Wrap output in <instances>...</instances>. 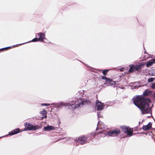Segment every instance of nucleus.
I'll return each instance as SVG.
<instances>
[{
  "mask_svg": "<svg viewBox=\"0 0 155 155\" xmlns=\"http://www.w3.org/2000/svg\"><path fill=\"white\" fill-rule=\"evenodd\" d=\"M27 43V42H25V43L21 44H20V45H23V44H25V43Z\"/></svg>",
  "mask_w": 155,
  "mask_h": 155,
  "instance_id": "nucleus-31",
  "label": "nucleus"
},
{
  "mask_svg": "<svg viewBox=\"0 0 155 155\" xmlns=\"http://www.w3.org/2000/svg\"><path fill=\"white\" fill-rule=\"evenodd\" d=\"M95 134H94V133H92L91 134V135L92 136H94L95 135Z\"/></svg>",
  "mask_w": 155,
  "mask_h": 155,
  "instance_id": "nucleus-28",
  "label": "nucleus"
},
{
  "mask_svg": "<svg viewBox=\"0 0 155 155\" xmlns=\"http://www.w3.org/2000/svg\"><path fill=\"white\" fill-rule=\"evenodd\" d=\"M141 86V85H136V86H131V89H136L138 88L139 87Z\"/></svg>",
  "mask_w": 155,
  "mask_h": 155,
  "instance_id": "nucleus-20",
  "label": "nucleus"
},
{
  "mask_svg": "<svg viewBox=\"0 0 155 155\" xmlns=\"http://www.w3.org/2000/svg\"><path fill=\"white\" fill-rule=\"evenodd\" d=\"M90 101L87 100L82 99L79 98L75 101H74L70 103L61 102L58 104L52 103L51 105H55L58 108H61L63 106H68L69 108L72 110H74L76 108L82 107L83 105H86L90 103Z\"/></svg>",
  "mask_w": 155,
  "mask_h": 155,
  "instance_id": "nucleus-2",
  "label": "nucleus"
},
{
  "mask_svg": "<svg viewBox=\"0 0 155 155\" xmlns=\"http://www.w3.org/2000/svg\"><path fill=\"white\" fill-rule=\"evenodd\" d=\"M96 105L98 110H102L104 107V106L103 105V104L98 100L96 102Z\"/></svg>",
  "mask_w": 155,
  "mask_h": 155,
  "instance_id": "nucleus-8",
  "label": "nucleus"
},
{
  "mask_svg": "<svg viewBox=\"0 0 155 155\" xmlns=\"http://www.w3.org/2000/svg\"><path fill=\"white\" fill-rule=\"evenodd\" d=\"M100 112H99L97 113V115H98V118H99L100 117H102V116L100 115Z\"/></svg>",
  "mask_w": 155,
  "mask_h": 155,
  "instance_id": "nucleus-25",
  "label": "nucleus"
},
{
  "mask_svg": "<svg viewBox=\"0 0 155 155\" xmlns=\"http://www.w3.org/2000/svg\"><path fill=\"white\" fill-rule=\"evenodd\" d=\"M99 133H100V134H102V131H101V132H100Z\"/></svg>",
  "mask_w": 155,
  "mask_h": 155,
  "instance_id": "nucleus-33",
  "label": "nucleus"
},
{
  "mask_svg": "<svg viewBox=\"0 0 155 155\" xmlns=\"http://www.w3.org/2000/svg\"><path fill=\"white\" fill-rule=\"evenodd\" d=\"M121 128L122 131L125 133H127V135L130 137L133 134V133L130 129L129 127L126 126H122Z\"/></svg>",
  "mask_w": 155,
  "mask_h": 155,
  "instance_id": "nucleus-5",
  "label": "nucleus"
},
{
  "mask_svg": "<svg viewBox=\"0 0 155 155\" xmlns=\"http://www.w3.org/2000/svg\"><path fill=\"white\" fill-rule=\"evenodd\" d=\"M154 78H149L148 79V82H151L153 81Z\"/></svg>",
  "mask_w": 155,
  "mask_h": 155,
  "instance_id": "nucleus-23",
  "label": "nucleus"
},
{
  "mask_svg": "<svg viewBox=\"0 0 155 155\" xmlns=\"http://www.w3.org/2000/svg\"><path fill=\"white\" fill-rule=\"evenodd\" d=\"M39 40L38 39V38H35L33 39L31 41H29L28 42H36L38 41H39Z\"/></svg>",
  "mask_w": 155,
  "mask_h": 155,
  "instance_id": "nucleus-19",
  "label": "nucleus"
},
{
  "mask_svg": "<svg viewBox=\"0 0 155 155\" xmlns=\"http://www.w3.org/2000/svg\"><path fill=\"white\" fill-rule=\"evenodd\" d=\"M84 90H83V91H82V92H83V93H82V94H81V95H83V93H84Z\"/></svg>",
  "mask_w": 155,
  "mask_h": 155,
  "instance_id": "nucleus-32",
  "label": "nucleus"
},
{
  "mask_svg": "<svg viewBox=\"0 0 155 155\" xmlns=\"http://www.w3.org/2000/svg\"><path fill=\"white\" fill-rule=\"evenodd\" d=\"M152 124L151 122H149L148 124L147 125L143 126L142 129L144 130H147L150 128L152 127Z\"/></svg>",
  "mask_w": 155,
  "mask_h": 155,
  "instance_id": "nucleus-11",
  "label": "nucleus"
},
{
  "mask_svg": "<svg viewBox=\"0 0 155 155\" xmlns=\"http://www.w3.org/2000/svg\"><path fill=\"white\" fill-rule=\"evenodd\" d=\"M11 48V46H8L4 48H1V49H2V51H3L4 50H7L9 48Z\"/></svg>",
  "mask_w": 155,
  "mask_h": 155,
  "instance_id": "nucleus-21",
  "label": "nucleus"
},
{
  "mask_svg": "<svg viewBox=\"0 0 155 155\" xmlns=\"http://www.w3.org/2000/svg\"><path fill=\"white\" fill-rule=\"evenodd\" d=\"M44 129L47 131H49L51 130H53L54 129V127L51 126H48L45 127L44 128Z\"/></svg>",
  "mask_w": 155,
  "mask_h": 155,
  "instance_id": "nucleus-14",
  "label": "nucleus"
},
{
  "mask_svg": "<svg viewBox=\"0 0 155 155\" xmlns=\"http://www.w3.org/2000/svg\"><path fill=\"white\" fill-rule=\"evenodd\" d=\"M51 104H43L42 103L41 104V105L42 106H48L50 105Z\"/></svg>",
  "mask_w": 155,
  "mask_h": 155,
  "instance_id": "nucleus-24",
  "label": "nucleus"
},
{
  "mask_svg": "<svg viewBox=\"0 0 155 155\" xmlns=\"http://www.w3.org/2000/svg\"><path fill=\"white\" fill-rule=\"evenodd\" d=\"M80 92H81H81H82V91H80Z\"/></svg>",
  "mask_w": 155,
  "mask_h": 155,
  "instance_id": "nucleus-37",
  "label": "nucleus"
},
{
  "mask_svg": "<svg viewBox=\"0 0 155 155\" xmlns=\"http://www.w3.org/2000/svg\"><path fill=\"white\" fill-rule=\"evenodd\" d=\"M155 64V59L150 60L147 61L146 64V66L147 67H149L151 66L153 64Z\"/></svg>",
  "mask_w": 155,
  "mask_h": 155,
  "instance_id": "nucleus-13",
  "label": "nucleus"
},
{
  "mask_svg": "<svg viewBox=\"0 0 155 155\" xmlns=\"http://www.w3.org/2000/svg\"><path fill=\"white\" fill-rule=\"evenodd\" d=\"M152 76H155V75H154V74H152Z\"/></svg>",
  "mask_w": 155,
  "mask_h": 155,
  "instance_id": "nucleus-34",
  "label": "nucleus"
},
{
  "mask_svg": "<svg viewBox=\"0 0 155 155\" xmlns=\"http://www.w3.org/2000/svg\"><path fill=\"white\" fill-rule=\"evenodd\" d=\"M134 104L141 110L142 114H146L149 118L152 116V108L150 106V100L149 98L140 96L134 97L133 99Z\"/></svg>",
  "mask_w": 155,
  "mask_h": 155,
  "instance_id": "nucleus-1",
  "label": "nucleus"
},
{
  "mask_svg": "<svg viewBox=\"0 0 155 155\" xmlns=\"http://www.w3.org/2000/svg\"><path fill=\"white\" fill-rule=\"evenodd\" d=\"M108 71V70H104L103 71L102 73L104 75H106Z\"/></svg>",
  "mask_w": 155,
  "mask_h": 155,
  "instance_id": "nucleus-22",
  "label": "nucleus"
},
{
  "mask_svg": "<svg viewBox=\"0 0 155 155\" xmlns=\"http://www.w3.org/2000/svg\"><path fill=\"white\" fill-rule=\"evenodd\" d=\"M87 138L86 136H84L79 137L77 140V142L81 143V144H83L87 142Z\"/></svg>",
  "mask_w": 155,
  "mask_h": 155,
  "instance_id": "nucleus-7",
  "label": "nucleus"
},
{
  "mask_svg": "<svg viewBox=\"0 0 155 155\" xmlns=\"http://www.w3.org/2000/svg\"><path fill=\"white\" fill-rule=\"evenodd\" d=\"M153 97L154 98V99H155V93H154L153 94Z\"/></svg>",
  "mask_w": 155,
  "mask_h": 155,
  "instance_id": "nucleus-29",
  "label": "nucleus"
},
{
  "mask_svg": "<svg viewBox=\"0 0 155 155\" xmlns=\"http://www.w3.org/2000/svg\"><path fill=\"white\" fill-rule=\"evenodd\" d=\"M107 84L108 85H112L115 84L116 82L115 81H113L109 79V81L107 82Z\"/></svg>",
  "mask_w": 155,
  "mask_h": 155,
  "instance_id": "nucleus-16",
  "label": "nucleus"
},
{
  "mask_svg": "<svg viewBox=\"0 0 155 155\" xmlns=\"http://www.w3.org/2000/svg\"><path fill=\"white\" fill-rule=\"evenodd\" d=\"M106 135V133H104V136H105V135Z\"/></svg>",
  "mask_w": 155,
  "mask_h": 155,
  "instance_id": "nucleus-35",
  "label": "nucleus"
},
{
  "mask_svg": "<svg viewBox=\"0 0 155 155\" xmlns=\"http://www.w3.org/2000/svg\"><path fill=\"white\" fill-rule=\"evenodd\" d=\"M151 87L152 88L154 89L155 88V83H153L151 85Z\"/></svg>",
  "mask_w": 155,
  "mask_h": 155,
  "instance_id": "nucleus-26",
  "label": "nucleus"
},
{
  "mask_svg": "<svg viewBox=\"0 0 155 155\" xmlns=\"http://www.w3.org/2000/svg\"><path fill=\"white\" fill-rule=\"evenodd\" d=\"M38 36L39 37L38 38L39 40L41 41H43V40L45 38V33H39L37 34Z\"/></svg>",
  "mask_w": 155,
  "mask_h": 155,
  "instance_id": "nucleus-10",
  "label": "nucleus"
},
{
  "mask_svg": "<svg viewBox=\"0 0 155 155\" xmlns=\"http://www.w3.org/2000/svg\"><path fill=\"white\" fill-rule=\"evenodd\" d=\"M123 69H124V68H121V69H120V71H123Z\"/></svg>",
  "mask_w": 155,
  "mask_h": 155,
  "instance_id": "nucleus-30",
  "label": "nucleus"
},
{
  "mask_svg": "<svg viewBox=\"0 0 155 155\" xmlns=\"http://www.w3.org/2000/svg\"><path fill=\"white\" fill-rule=\"evenodd\" d=\"M144 66V64H130L129 65L130 67L129 70V73H133L135 71H138L141 70L142 67Z\"/></svg>",
  "mask_w": 155,
  "mask_h": 155,
  "instance_id": "nucleus-3",
  "label": "nucleus"
},
{
  "mask_svg": "<svg viewBox=\"0 0 155 155\" xmlns=\"http://www.w3.org/2000/svg\"><path fill=\"white\" fill-rule=\"evenodd\" d=\"M20 132V130L18 128H16L12 131L9 132L8 133V135H13L14 134H16L19 133Z\"/></svg>",
  "mask_w": 155,
  "mask_h": 155,
  "instance_id": "nucleus-9",
  "label": "nucleus"
},
{
  "mask_svg": "<svg viewBox=\"0 0 155 155\" xmlns=\"http://www.w3.org/2000/svg\"><path fill=\"white\" fill-rule=\"evenodd\" d=\"M24 125L26 129L24 130H35L39 128L38 125L33 126L31 124L27 123H25V124Z\"/></svg>",
  "mask_w": 155,
  "mask_h": 155,
  "instance_id": "nucleus-4",
  "label": "nucleus"
},
{
  "mask_svg": "<svg viewBox=\"0 0 155 155\" xmlns=\"http://www.w3.org/2000/svg\"><path fill=\"white\" fill-rule=\"evenodd\" d=\"M139 82H134V84H135L136 83H137V84H139Z\"/></svg>",
  "mask_w": 155,
  "mask_h": 155,
  "instance_id": "nucleus-27",
  "label": "nucleus"
},
{
  "mask_svg": "<svg viewBox=\"0 0 155 155\" xmlns=\"http://www.w3.org/2000/svg\"><path fill=\"white\" fill-rule=\"evenodd\" d=\"M100 122L99 121H98L97 124V127L96 128V130H97L99 129H102V127L101 126H100Z\"/></svg>",
  "mask_w": 155,
  "mask_h": 155,
  "instance_id": "nucleus-17",
  "label": "nucleus"
},
{
  "mask_svg": "<svg viewBox=\"0 0 155 155\" xmlns=\"http://www.w3.org/2000/svg\"><path fill=\"white\" fill-rule=\"evenodd\" d=\"M1 137H0V138H1Z\"/></svg>",
  "mask_w": 155,
  "mask_h": 155,
  "instance_id": "nucleus-38",
  "label": "nucleus"
},
{
  "mask_svg": "<svg viewBox=\"0 0 155 155\" xmlns=\"http://www.w3.org/2000/svg\"><path fill=\"white\" fill-rule=\"evenodd\" d=\"M101 78L103 80H105L107 83L108 81H109V79L105 76H102L101 77Z\"/></svg>",
  "mask_w": 155,
  "mask_h": 155,
  "instance_id": "nucleus-18",
  "label": "nucleus"
},
{
  "mask_svg": "<svg viewBox=\"0 0 155 155\" xmlns=\"http://www.w3.org/2000/svg\"><path fill=\"white\" fill-rule=\"evenodd\" d=\"M2 49H0V51H2Z\"/></svg>",
  "mask_w": 155,
  "mask_h": 155,
  "instance_id": "nucleus-36",
  "label": "nucleus"
},
{
  "mask_svg": "<svg viewBox=\"0 0 155 155\" xmlns=\"http://www.w3.org/2000/svg\"><path fill=\"white\" fill-rule=\"evenodd\" d=\"M152 94V92L148 89H147L143 92V94L145 96H147L150 95Z\"/></svg>",
  "mask_w": 155,
  "mask_h": 155,
  "instance_id": "nucleus-15",
  "label": "nucleus"
},
{
  "mask_svg": "<svg viewBox=\"0 0 155 155\" xmlns=\"http://www.w3.org/2000/svg\"><path fill=\"white\" fill-rule=\"evenodd\" d=\"M40 113L43 115V116L41 117V120L46 118L47 117L46 115L47 112L45 109H43L42 111H40Z\"/></svg>",
  "mask_w": 155,
  "mask_h": 155,
  "instance_id": "nucleus-12",
  "label": "nucleus"
},
{
  "mask_svg": "<svg viewBox=\"0 0 155 155\" xmlns=\"http://www.w3.org/2000/svg\"><path fill=\"white\" fill-rule=\"evenodd\" d=\"M120 131L119 129L113 130L112 131H110L107 132V135L110 136H115L120 133Z\"/></svg>",
  "mask_w": 155,
  "mask_h": 155,
  "instance_id": "nucleus-6",
  "label": "nucleus"
}]
</instances>
